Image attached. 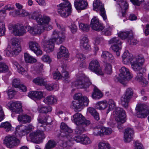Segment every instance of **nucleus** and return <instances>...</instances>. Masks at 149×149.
Returning <instances> with one entry per match:
<instances>
[{
	"label": "nucleus",
	"mask_w": 149,
	"mask_h": 149,
	"mask_svg": "<svg viewBox=\"0 0 149 149\" xmlns=\"http://www.w3.org/2000/svg\"><path fill=\"white\" fill-rule=\"evenodd\" d=\"M57 27L61 31H58L56 30H54L52 35V38L49 40L45 37L43 40V43L45 49L48 52H52L54 48V43L59 44L62 43L65 40V35L64 32L65 30V27L62 25H61L57 23H56Z\"/></svg>",
	"instance_id": "nucleus-1"
},
{
	"label": "nucleus",
	"mask_w": 149,
	"mask_h": 149,
	"mask_svg": "<svg viewBox=\"0 0 149 149\" xmlns=\"http://www.w3.org/2000/svg\"><path fill=\"white\" fill-rule=\"evenodd\" d=\"M60 131L61 133L59 136L60 140L58 142L63 147H66L68 141L69 143L70 141L73 140L70 134L72 132V130L65 123L62 122L60 125Z\"/></svg>",
	"instance_id": "nucleus-2"
},
{
	"label": "nucleus",
	"mask_w": 149,
	"mask_h": 149,
	"mask_svg": "<svg viewBox=\"0 0 149 149\" xmlns=\"http://www.w3.org/2000/svg\"><path fill=\"white\" fill-rule=\"evenodd\" d=\"M21 51L20 42L18 38H14L11 39V45H8L6 50V55L11 56L17 55Z\"/></svg>",
	"instance_id": "nucleus-3"
},
{
	"label": "nucleus",
	"mask_w": 149,
	"mask_h": 149,
	"mask_svg": "<svg viewBox=\"0 0 149 149\" xmlns=\"http://www.w3.org/2000/svg\"><path fill=\"white\" fill-rule=\"evenodd\" d=\"M47 24L35 25L32 26H26L25 28L27 31L31 35L36 36L37 35H40L43 33L45 30L49 31L52 29L53 26L51 25Z\"/></svg>",
	"instance_id": "nucleus-4"
},
{
	"label": "nucleus",
	"mask_w": 149,
	"mask_h": 149,
	"mask_svg": "<svg viewBox=\"0 0 149 149\" xmlns=\"http://www.w3.org/2000/svg\"><path fill=\"white\" fill-rule=\"evenodd\" d=\"M114 116L118 123V129L120 131L123 128L122 125H120L124 123L126 120V115L125 111L123 109L117 107L115 109L114 112Z\"/></svg>",
	"instance_id": "nucleus-5"
},
{
	"label": "nucleus",
	"mask_w": 149,
	"mask_h": 149,
	"mask_svg": "<svg viewBox=\"0 0 149 149\" xmlns=\"http://www.w3.org/2000/svg\"><path fill=\"white\" fill-rule=\"evenodd\" d=\"M29 19L36 20L39 25L46 24H49L50 21V18L48 16L43 15L42 16L38 12L34 11L29 15Z\"/></svg>",
	"instance_id": "nucleus-6"
},
{
	"label": "nucleus",
	"mask_w": 149,
	"mask_h": 149,
	"mask_svg": "<svg viewBox=\"0 0 149 149\" xmlns=\"http://www.w3.org/2000/svg\"><path fill=\"white\" fill-rule=\"evenodd\" d=\"M144 57L141 55L137 56L133 59L131 62L132 68L135 71H140L142 68V66L144 62Z\"/></svg>",
	"instance_id": "nucleus-7"
},
{
	"label": "nucleus",
	"mask_w": 149,
	"mask_h": 149,
	"mask_svg": "<svg viewBox=\"0 0 149 149\" xmlns=\"http://www.w3.org/2000/svg\"><path fill=\"white\" fill-rule=\"evenodd\" d=\"M136 109L137 111V116L139 118H145L149 114V107L145 104H139Z\"/></svg>",
	"instance_id": "nucleus-8"
},
{
	"label": "nucleus",
	"mask_w": 149,
	"mask_h": 149,
	"mask_svg": "<svg viewBox=\"0 0 149 149\" xmlns=\"http://www.w3.org/2000/svg\"><path fill=\"white\" fill-rule=\"evenodd\" d=\"M9 28H11L13 34L15 36H23L26 34V31L24 27L22 25L15 24L10 25Z\"/></svg>",
	"instance_id": "nucleus-9"
},
{
	"label": "nucleus",
	"mask_w": 149,
	"mask_h": 149,
	"mask_svg": "<svg viewBox=\"0 0 149 149\" xmlns=\"http://www.w3.org/2000/svg\"><path fill=\"white\" fill-rule=\"evenodd\" d=\"M89 69L97 75H102L104 73L101 70L98 61L96 59L92 60L89 63Z\"/></svg>",
	"instance_id": "nucleus-10"
},
{
	"label": "nucleus",
	"mask_w": 149,
	"mask_h": 149,
	"mask_svg": "<svg viewBox=\"0 0 149 149\" xmlns=\"http://www.w3.org/2000/svg\"><path fill=\"white\" fill-rule=\"evenodd\" d=\"M29 137L32 142L37 143H39L45 138L43 132L40 130L30 133Z\"/></svg>",
	"instance_id": "nucleus-11"
},
{
	"label": "nucleus",
	"mask_w": 149,
	"mask_h": 149,
	"mask_svg": "<svg viewBox=\"0 0 149 149\" xmlns=\"http://www.w3.org/2000/svg\"><path fill=\"white\" fill-rule=\"evenodd\" d=\"M91 84L88 78L86 77H81L79 79L73 82V85L78 88H86Z\"/></svg>",
	"instance_id": "nucleus-12"
},
{
	"label": "nucleus",
	"mask_w": 149,
	"mask_h": 149,
	"mask_svg": "<svg viewBox=\"0 0 149 149\" xmlns=\"http://www.w3.org/2000/svg\"><path fill=\"white\" fill-rule=\"evenodd\" d=\"M20 142V140L13 135L6 136L4 142L7 147L10 148L17 146Z\"/></svg>",
	"instance_id": "nucleus-13"
},
{
	"label": "nucleus",
	"mask_w": 149,
	"mask_h": 149,
	"mask_svg": "<svg viewBox=\"0 0 149 149\" xmlns=\"http://www.w3.org/2000/svg\"><path fill=\"white\" fill-rule=\"evenodd\" d=\"M93 10L97 11L99 10L100 11V14L102 17L103 19L106 21L107 17L105 14V11L104 6L100 1V0H96L93 4Z\"/></svg>",
	"instance_id": "nucleus-14"
},
{
	"label": "nucleus",
	"mask_w": 149,
	"mask_h": 149,
	"mask_svg": "<svg viewBox=\"0 0 149 149\" xmlns=\"http://www.w3.org/2000/svg\"><path fill=\"white\" fill-rule=\"evenodd\" d=\"M33 127L29 124L27 126L20 125L16 128V134H18L20 136L25 135L33 129Z\"/></svg>",
	"instance_id": "nucleus-15"
},
{
	"label": "nucleus",
	"mask_w": 149,
	"mask_h": 149,
	"mask_svg": "<svg viewBox=\"0 0 149 149\" xmlns=\"http://www.w3.org/2000/svg\"><path fill=\"white\" fill-rule=\"evenodd\" d=\"M83 98V101L75 100L72 102L73 106L79 111L82 109L84 106H87L88 105L89 100L88 97L85 96H84Z\"/></svg>",
	"instance_id": "nucleus-16"
},
{
	"label": "nucleus",
	"mask_w": 149,
	"mask_h": 149,
	"mask_svg": "<svg viewBox=\"0 0 149 149\" xmlns=\"http://www.w3.org/2000/svg\"><path fill=\"white\" fill-rule=\"evenodd\" d=\"M92 28L97 31H101L104 28L103 24L99 22L96 17H94L91 19L90 24Z\"/></svg>",
	"instance_id": "nucleus-17"
},
{
	"label": "nucleus",
	"mask_w": 149,
	"mask_h": 149,
	"mask_svg": "<svg viewBox=\"0 0 149 149\" xmlns=\"http://www.w3.org/2000/svg\"><path fill=\"white\" fill-rule=\"evenodd\" d=\"M28 45L29 49L37 56L42 54V52L40 49V47L37 42L31 41L29 42Z\"/></svg>",
	"instance_id": "nucleus-18"
},
{
	"label": "nucleus",
	"mask_w": 149,
	"mask_h": 149,
	"mask_svg": "<svg viewBox=\"0 0 149 149\" xmlns=\"http://www.w3.org/2000/svg\"><path fill=\"white\" fill-rule=\"evenodd\" d=\"M120 71L119 76L121 79L124 80H129L132 77L129 70L125 67H122L120 70Z\"/></svg>",
	"instance_id": "nucleus-19"
},
{
	"label": "nucleus",
	"mask_w": 149,
	"mask_h": 149,
	"mask_svg": "<svg viewBox=\"0 0 149 149\" xmlns=\"http://www.w3.org/2000/svg\"><path fill=\"white\" fill-rule=\"evenodd\" d=\"M11 105L13 108V112L11 114L12 117L14 116L13 115L15 112L17 113H20L22 112V104L20 102L17 101L13 102Z\"/></svg>",
	"instance_id": "nucleus-20"
},
{
	"label": "nucleus",
	"mask_w": 149,
	"mask_h": 149,
	"mask_svg": "<svg viewBox=\"0 0 149 149\" xmlns=\"http://www.w3.org/2000/svg\"><path fill=\"white\" fill-rule=\"evenodd\" d=\"M74 5L77 10H81L86 8L88 3L85 0H75Z\"/></svg>",
	"instance_id": "nucleus-21"
},
{
	"label": "nucleus",
	"mask_w": 149,
	"mask_h": 149,
	"mask_svg": "<svg viewBox=\"0 0 149 149\" xmlns=\"http://www.w3.org/2000/svg\"><path fill=\"white\" fill-rule=\"evenodd\" d=\"M133 130L128 128L125 130L124 133V141L126 142H129L132 139L134 135Z\"/></svg>",
	"instance_id": "nucleus-22"
},
{
	"label": "nucleus",
	"mask_w": 149,
	"mask_h": 149,
	"mask_svg": "<svg viewBox=\"0 0 149 149\" xmlns=\"http://www.w3.org/2000/svg\"><path fill=\"white\" fill-rule=\"evenodd\" d=\"M84 120V117L79 113H77L74 114L72 118V120L77 125L82 124Z\"/></svg>",
	"instance_id": "nucleus-23"
},
{
	"label": "nucleus",
	"mask_w": 149,
	"mask_h": 149,
	"mask_svg": "<svg viewBox=\"0 0 149 149\" xmlns=\"http://www.w3.org/2000/svg\"><path fill=\"white\" fill-rule=\"evenodd\" d=\"M122 10V16L125 17L126 10L128 9V5L126 0H119L117 2Z\"/></svg>",
	"instance_id": "nucleus-24"
},
{
	"label": "nucleus",
	"mask_w": 149,
	"mask_h": 149,
	"mask_svg": "<svg viewBox=\"0 0 149 149\" xmlns=\"http://www.w3.org/2000/svg\"><path fill=\"white\" fill-rule=\"evenodd\" d=\"M43 93L41 91H32L28 94V96L34 100L36 99H40L43 97Z\"/></svg>",
	"instance_id": "nucleus-25"
},
{
	"label": "nucleus",
	"mask_w": 149,
	"mask_h": 149,
	"mask_svg": "<svg viewBox=\"0 0 149 149\" xmlns=\"http://www.w3.org/2000/svg\"><path fill=\"white\" fill-rule=\"evenodd\" d=\"M17 120L21 123L25 124L30 123L31 120V118L26 114H19L18 116Z\"/></svg>",
	"instance_id": "nucleus-26"
},
{
	"label": "nucleus",
	"mask_w": 149,
	"mask_h": 149,
	"mask_svg": "<svg viewBox=\"0 0 149 149\" xmlns=\"http://www.w3.org/2000/svg\"><path fill=\"white\" fill-rule=\"evenodd\" d=\"M59 50V52L57 54L58 58L63 57L65 58H67L69 57V54L68 50L64 46H61Z\"/></svg>",
	"instance_id": "nucleus-27"
},
{
	"label": "nucleus",
	"mask_w": 149,
	"mask_h": 149,
	"mask_svg": "<svg viewBox=\"0 0 149 149\" xmlns=\"http://www.w3.org/2000/svg\"><path fill=\"white\" fill-rule=\"evenodd\" d=\"M122 58L123 61L125 64H127L130 62L131 63V62L133 61V59L134 58H133L132 54L126 52L124 53L122 56Z\"/></svg>",
	"instance_id": "nucleus-28"
},
{
	"label": "nucleus",
	"mask_w": 149,
	"mask_h": 149,
	"mask_svg": "<svg viewBox=\"0 0 149 149\" xmlns=\"http://www.w3.org/2000/svg\"><path fill=\"white\" fill-rule=\"evenodd\" d=\"M101 57L104 61L108 60L111 62L115 61L114 58L112 54L107 51H103Z\"/></svg>",
	"instance_id": "nucleus-29"
},
{
	"label": "nucleus",
	"mask_w": 149,
	"mask_h": 149,
	"mask_svg": "<svg viewBox=\"0 0 149 149\" xmlns=\"http://www.w3.org/2000/svg\"><path fill=\"white\" fill-rule=\"evenodd\" d=\"M57 100L56 97L53 95H49L44 100V102L46 104L53 105L56 104Z\"/></svg>",
	"instance_id": "nucleus-30"
},
{
	"label": "nucleus",
	"mask_w": 149,
	"mask_h": 149,
	"mask_svg": "<svg viewBox=\"0 0 149 149\" xmlns=\"http://www.w3.org/2000/svg\"><path fill=\"white\" fill-rule=\"evenodd\" d=\"M135 79L144 86H146L148 84V81L143 76V74L141 72L137 73Z\"/></svg>",
	"instance_id": "nucleus-31"
},
{
	"label": "nucleus",
	"mask_w": 149,
	"mask_h": 149,
	"mask_svg": "<svg viewBox=\"0 0 149 149\" xmlns=\"http://www.w3.org/2000/svg\"><path fill=\"white\" fill-rule=\"evenodd\" d=\"M108 106V103L105 100L99 102L95 104L96 109L100 110H104Z\"/></svg>",
	"instance_id": "nucleus-32"
},
{
	"label": "nucleus",
	"mask_w": 149,
	"mask_h": 149,
	"mask_svg": "<svg viewBox=\"0 0 149 149\" xmlns=\"http://www.w3.org/2000/svg\"><path fill=\"white\" fill-rule=\"evenodd\" d=\"M24 60L27 63H33L37 62L36 59L31 56L29 54L26 53L24 54Z\"/></svg>",
	"instance_id": "nucleus-33"
},
{
	"label": "nucleus",
	"mask_w": 149,
	"mask_h": 149,
	"mask_svg": "<svg viewBox=\"0 0 149 149\" xmlns=\"http://www.w3.org/2000/svg\"><path fill=\"white\" fill-rule=\"evenodd\" d=\"M102 96L103 95L101 92L96 87H95L93 92L92 95V97L94 99H99L102 97Z\"/></svg>",
	"instance_id": "nucleus-34"
},
{
	"label": "nucleus",
	"mask_w": 149,
	"mask_h": 149,
	"mask_svg": "<svg viewBox=\"0 0 149 149\" xmlns=\"http://www.w3.org/2000/svg\"><path fill=\"white\" fill-rule=\"evenodd\" d=\"M87 111L90 113L96 120H99V114L95 109L93 108L89 107L87 109Z\"/></svg>",
	"instance_id": "nucleus-35"
},
{
	"label": "nucleus",
	"mask_w": 149,
	"mask_h": 149,
	"mask_svg": "<svg viewBox=\"0 0 149 149\" xmlns=\"http://www.w3.org/2000/svg\"><path fill=\"white\" fill-rule=\"evenodd\" d=\"M52 110V107L50 106L41 107L38 108V110L40 112L42 113H47L51 112Z\"/></svg>",
	"instance_id": "nucleus-36"
},
{
	"label": "nucleus",
	"mask_w": 149,
	"mask_h": 149,
	"mask_svg": "<svg viewBox=\"0 0 149 149\" xmlns=\"http://www.w3.org/2000/svg\"><path fill=\"white\" fill-rule=\"evenodd\" d=\"M2 59L1 56L0 55V60ZM8 70V66L5 63L0 62V73L6 72Z\"/></svg>",
	"instance_id": "nucleus-37"
},
{
	"label": "nucleus",
	"mask_w": 149,
	"mask_h": 149,
	"mask_svg": "<svg viewBox=\"0 0 149 149\" xmlns=\"http://www.w3.org/2000/svg\"><path fill=\"white\" fill-rule=\"evenodd\" d=\"M130 99L123 95L121 98V105L125 108H127L128 106V103Z\"/></svg>",
	"instance_id": "nucleus-38"
},
{
	"label": "nucleus",
	"mask_w": 149,
	"mask_h": 149,
	"mask_svg": "<svg viewBox=\"0 0 149 149\" xmlns=\"http://www.w3.org/2000/svg\"><path fill=\"white\" fill-rule=\"evenodd\" d=\"M121 44H113L111 47L113 50L116 52V55L118 56L120 55L119 51L120 50L122 47Z\"/></svg>",
	"instance_id": "nucleus-39"
},
{
	"label": "nucleus",
	"mask_w": 149,
	"mask_h": 149,
	"mask_svg": "<svg viewBox=\"0 0 149 149\" xmlns=\"http://www.w3.org/2000/svg\"><path fill=\"white\" fill-rule=\"evenodd\" d=\"M33 81L36 84L41 86L45 85L46 82L42 78L40 77H37L33 79Z\"/></svg>",
	"instance_id": "nucleus-40"
},
{
	"label": "nucleus",
	"mask_w": 149,
	"mask_h": 149,
	"mask_svg": "<svg viewBox=\"0 0 149 149\" xmlns=\"http://www.w3.org/2000/svg\"><path fill=\"white\" fill-rule=\"evenodd\" d=\"M84 136H75L74 138H72L73 139V140L72 141H70L69 143V142H67L68 144L67 145V146H70L73 143V142L74 141H75L77 142H79L81 143L82 144V141L83 139Z\"/></svg>",
	"instance_id": "nucleus-41"
},
{
	"label": "nucleus",
	"mask_w": 149,
	"mask_h": 149,
	"mask_svg": "<svg viewBox=\"0 0 149 149\" xmlns=\"http://www.w3.org/2000/svg\"><path fill=\"white\" fill-rule=\"evenodd\" d=\"M129 38L128 39V42L131 45H136L138 43V41L134 38L133 37V34L132 32H131L129 33Z\"/></svg>",
	"instance_id": "nucleus-42"
},
{
	"label": "nucleus",
	"mask_w": 149,
	"mask_h": 149,
	"mask_svg": "<svg viewBox=\"0 0 149 149\" xmlns=\"http://www.w3.org/2000/svg\"><path fill=\"white\" fill-rule=\"evenodd\" d=\"M109 108L107 111V113H108L109 112L115 108L116 107V104L114 101L112 100H109L108 101Z\"/></svg>",
	"instance_id": "nucleus-43"
},
{
	"label": "nucleus",
	"mask_w": 149,
	"mask_h": 149,
	"mask_svg": "<svg viewBox=\"0 0 149 149\" xmlns=\"http://www.w3.org/2000/svg\"><path fill=\"white\" fill-rule=\"evenodd\" d=\"M99 149H110L109 144L105 141L99 143L98 144Z\"/></svg>",
	"instance_id": "nucleus-44"
},
{
	"label": "nucleus",
	"mask_w": 149,
	"mask_h": 149,
	"mask_svg": "<svg viewBox=\"0 0 149 149\" xmlns=\"http://www.w3.org/2000/svg\"><path fill=\"white\" fill-rule=\"evenodd\" d=\"M79 29L84 32H87L89 30V26L87 24L80 23L79 24Z\"/></svg>",
	"instance_id": "nucleus-45"
},
{
	"label": "nucleus",
	"mask_w": 149,
	"mask_h": 149,
	"mask_svg": "<svg viewBox=\"0 0 149 149\" xmlns=\"http://www.w3.org/2000/svg\"><path fill=\"white\" fill-rule=\"evenodd\" d=\"M132 32L131 31H129L127 32H120L118 33V36L120 37L122 39H125L127 38H129V33L130 32Z\"/></svg>",
	"instance_id": "nucleus-46"
},
{
	"label": "nucleus",
	"mask_w": 149,
	"mask_h": 149,
	"mask_svg": "<svg viewBox=\"0 0 149 149\" xmlns=\"http://www.w3.org/2000/svg\"><path fill=\"white\" fill-rule=\"evenodd\" d=\"M0 127H3L6 129V131L8 132L11 130L12 127L10 123L5 122L2 123L0 125Z\"/></svg>",
	"instance_id": "nucleus-47"
},
{
	"label": "nucleus",
	"mask_w": 149,
	"mask_h": 149,
	"mask_svg": "<svg viewBox=\"0 0 149 149\" xmlns=\"http://www.w3.org/2000/svg\"><path fill=\"white\" fill-rule=\"evenodd\" d=\"M56 145L55 141L52 140H49L46 145L45 149H51L54 147Z\"/></svg>",
	"instance_id": "nucleus-48"
},
{
	"label": "nucleus",
	"mask_w": 149,
	"mask_h": 149,
	"mask_svg": "<svg viewBox=\"0 0 149 149\" xmlns=\"http://www.w3.org/2000/svg\"><path fill=\"white\" fill-rule=\"evenodd\" d=\"M93 132L95 136H102L103 135L102 127L98 128H94Z\"/></svg>",
	"instance_id": "nucleus-49"
},
{
	"label": "nucleus",
	"mask_w": 149,
	"mask_h": 149,
	"mask_svg": "<svg viewBox=\"0 0 149 149\" xmlns=\"http://www.w3.org/2000/svg\"><path fill=\"white\" fill-rule=\"evenodd\" d=\"M77 127L75 130V133L77 134H81L85 131L84 127L80 125H77Z\"/></svg>",
	"instance_id": "nucleus-50"
},
{
	"label": "nucleus",
	"mask_w": 149,
	"mask_h": 149,
	"mask_svg": "<svg viewBox=\"0 0 149 149\" xmlns=\"http://www.w3.org/2000/svg\"><path fill=\"white\" fill-rule=\"evenodd\" d=\"M16 14L17 15H20L22 17L27 16L29 15V13L24 10H22L21 11L19 10H16L15 12Z\"/></svg>",
	"instance_id": "nucleus-51"
},
{
	"label": "nucleus",
	"mask_w": 149,
	"mask_h": 149,
	"mask_svg": "<svg viewBox=\"0 0 149 149\" xmlns=\"http://www.w3.org/2000/svg\"><path fill=\"white\" fill-rule=\"evenodd\" d=\"M133 94V92L132 89L129 88L127 89L125 91V94L123 96L130 99Z\"/></svg>",
	"instance_id": "nucleus-52"
},
{
	"label": "nucleus",
	"mask_w": 149,
	"mask_h": 149,
	"mask_svg": "<svg viewBox=\"0 0 149 149\" xmlns=\"http://www.w3.org/2000/svg\"><path fill=\"white\" fill-rule=\"evenodd\" d=\"M102 131L103 135L104 134L108 135L111 134L113 132V130L111 128L102 127Z\"/></svg>",
	"instance_id": "nucleus-53"
},
{
	"label": "nucleus",
	"mask_w": 149,
	"mask_h": 149,
	"mask_svg": "<svg viewBox=\"0 0 149 149\" xmlns=\"http://www.w3.org/2000/svg\"><path fill=\"white\" fill-rule=\"evenodd\" d=\"M112 66L110 64L107 63L105 68V72L107 74H111L112 72Z\"/></svg>",
	"instance_id": "nucleus-54"
},
{
	"label": "nucleus",
	"mask_w": 149,
	"mask_h": 149,
	"mask_svg": "<svg viewBox=\"0 0 149 149\" xmlns=\"http://www.w3.org/2000/svg\"><path fill=\"white\" fill-rule=\"evenodd\" d=\"M109 44H121V42L119 40L118 38L114 37L109 41Z\"/></svg>",
	"instance_id": "nucleus-55"
},
{
	"label": "nucleus",
	"mask_w": 149,
	"mask_h": 149,
	"mask_svg": "<svg viewBox=\"0 0 149 149\" xmlns=\"http://www.w3.org/2000/svg\"><path fill=\"white\" fill-rule=\"evenodd\" d=\"M83 97L84 96H82V94L80 93L75 94L74 96V98L75 100L83 101Z\"/></svg>",
	"instance_id": "nucleus-56"
},
{
	"label": "nucleus",
	"mask_w": 149,
	"mask_h": 149,
	"mask_svg": "<svg viewBox=\"0 0 149 149\" xmlns=\"http://www.w3.org/2000/svg\"><path fill=\"white\" fill-rule=\"evenodd\" d=\"M14 7L11 6L10 4H8L5 6L4 8V10H0V13L2 12L3 13L5 14L6 13V10H8L9 11L11 10H14Z\"/></svg>",
	"instance_id": "nucleus-57"
},
{
	"label": "nucleus",
	"mask_w": 149,
	"mask_h": 149,
	"mask_svg": "<svg viewBox=\"0 0 149 149\" xmlns=\"http://www.w3.org/2000/svg\"><path fill=\"white\" fill-rule=\"evenodd\" d=\"M20 81L19 79H15L13 81L12 85L15 88H19V87L20 85Z\"/></svg>",
	"instance_id": "nucleus-58"
},
{
	"label": "nucleus",
	"mask_w": 149,
	"mask_h": 149,
	"mask_svg": "<svg viewBox=\"0 0 149 149\" xmlns=\"http://www.w3.org/2000/svg\"><path fill=\"white\" fill-rule=\"evenodd\" d=\"M80 46L81 49L85 50L88 51L90 50L91 49L90 46L88 43L80 44Z\"/></svg>",
	"instance_id": "nucleus-59"
},
{
	"label": "nucleus",
	"mask_w": 149,
	"mask_h": 149,
	"mask_svg": "<svg viewBox=\"0 0 149 149\" xmlns=\"http://www.w3.org/2000/svg\"><path fill=\"white\" fill-rule=\"evenodd\" d=\"M112 28L110 26H109L106 28L103 32L105 35H111L112 31Z\"/></svg>",
	"instance_id": "nucleus-60"
},
{
	"label": "nucleus",
	"mask_w": 149,
	"mask_h": 149,
	"mask_svg": "<svg viewBox=\"0 0 149 149\" xmlns=\"http://www.w3.org/2000/svg\"><path fill=\"white\" fill-rule=\"evenodd\" d=\"M82 144L85 145L90 144L91 143V140L87 136H83Z\"/></svg>",
	"instance_id": "nucleus-61"
},
{
	"label": "nucleus",
	"mask_w": 149,
	"mask_h": 149,
	"mask_svg": "<svg viewBox=\"0 0 149 149\" xmlns=\"http://www.w3.org/2000/svg\"><path fill=\"white\" fill-rule=\"evenodd\" d=\"M16 94V92L13 89H10L8 91V94L10 99H12Z\"/></svg>",
	"instance_id": "nucleus-62"
},
{
	"label": "nucleus",
	"mask_w": 149,
	"mask_h": 149,
	"mask_svg": "<svg viewBox=\"0 0 149 149\" xmlns=\"http://www.w3.org/2000/svg\"><path fill=\"white\" fill-rule=\"evenodd\" d=\"M42 60L45 62L49 63L52 60L50 57L47 55H44L41 58Z\"/></svg>",
	"instance_id": "nucleus-63"
},
{
	"label": "nucleus",
	"mask_w": 149,
	"mask_h": 149,
	"mask_svg": "<svg viewBox=\"0 0 149 149\" xmlns=\"http://www.w3.org/2000/svg\"><path fill=\"white\" fill-rule=\"evenodd\" d=\"M62 72L61 78L63 77L65 79L69 78V75L68 72L65 70H62Z\"/></svg>",
	"instance_id": "nucleus-64"
}]
</instances>
